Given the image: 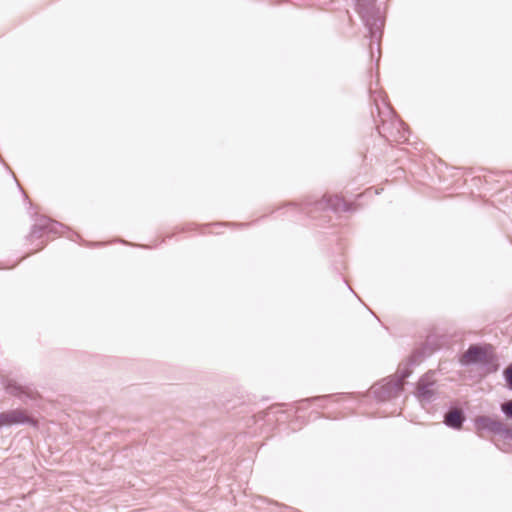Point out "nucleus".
<instances>
[{
	"label": "nucleus",
	"instance_id": "obj_1",
	"mask_svg": "<svg viewBox=\"0 0 512 512\" xmlns=\"http://www.w3.org/2000/svg\"><path fill=\"white\" fill-rule=\"evenodd\" d=\"M370 96L373 99L378 116L381 121V126H378V133L385 138L388 142L404 143L409 140V130L405 123L398 118L386 99L382 97L381 93L373 91L369 88Z\"/></svg>",
	"mask_w": 512,
	"mask_h": 512
},
{
	"label": "nucleus",
	"instance_id": "obj_2",
	"mask_svg": "<svg viewBox=\"0 0 512 512\" xmlns=\"http://www.w3.org/2000/svg\"><path fill=\"white\" fill-rule=\"evenodd\" d=\"M355 9L360 15L364 26L368 30L369 38L376 42L379 50V43L383 35L385 17L380 7L376 5V0H354Z\"/></svg>",
	"mask_w": 512,
	"mask_h": 512
},
{
	"label": "nucleus",
	"instance_id": "obj_3",
	"mask_svg": "<svg viewBox=\"0 0 512 512\" xmlns=\"http://www.w3.org/2000/svg\"><path fill=\"white\" fill-rule=\"evenodd\" d=\"M299 211L307 216H310L313 210H324L328 209L335 213L343 211V212H352L354 210L353 204L347 203L343 198L334 195V196H324L323 199L315 202L307 201L302 204L299 208Z\"/></svg>",
	"mask_w": 512,
	"mask_h": 512
},
{
	"label": "nucleus",
	"instance_id": "obj_4",
	"mask_svg": "<svg viewBox=\"0 0 512 512\" xmlns=\"http://www.w3.org/2000/svg\"><path fill=\"white\" fill-rule=\"evenodd\" d=\"M66 231L70 232L71 235L75 236L80 241H83L81 236L71 231L68 226L46 216H40L36 219L27 238H40L44 234H62Z\"/></svg>",
	"mask_w": 512,
	"mask_h": 512
},
{
	"label": "nucleus",
	"instance_id": "obj_5",
	"mask_svg": "<svg viewBox=\"0 0 512 512\" xmlns=\"http://www.w3.org/2000/svg\"><path fill=\"white\" fill-rule=\"evenodd\" d=\"M402 390L403 387L399 385V380H394L391 377L381 380L372 387L373 396L379 402L397 397Z\"/></svg>",
	"mask_w": 512,
	"mask_h": 512
},
{
	"label": "nucleus",
	"instance_id": "obj_6",
	"mask_svg": "<svg viewBox=\"0 0 512 512\" xmlns=\"http://www.w3.org/2000/svg\"><path fill=\"white\" fill-rule=\"evenodd\" d=\"M13 425H31L33 427H37L38 421L33 417L28 416L20 409L0 412V429Z\"/></svg>",
	"mask_w": 512,
	"mask_h": 512
},
{
	"label": "nucleus",
	"instance_id": "obj_7",
	"mask_svg": "<svg viewBox=\"0 0 512 512\" xmlns=\"http://www.w3.org/2000/svg\"><path fill=\"white\" fill-rule=\"evenodd\" d=\"M6 392L17 398L24 404L35 401L38 398V392L30 385H22L14 380H8L5 386Z\"/></svg>",
	"mask_w": 512,
	"mask_h": 512
},
{
	"label": "nucleus",
	"instance_id": "obj_8",
	"mask_svg": "<svg viewBox=\"0 0 512 512\" xmlns=\"http://www.w3.org/2000/svg\"><path fill=\"white\" fill-rule=\"evenodd\" d=\"M476 424L480 425L484 430L512 441V428L506 427L501 421L483 415L476 419Z\"/></svg>",
	"mask_w": 512,
	"mask_h": 512
},
{
	"label": "nucleus",
	"instance_id": "obj_9",
	"mask_svg": "<svg viewBox=\"0 0 512 512\" xmlns=\"http://www.w3.org/2000/svg\"><path fill=\"white\" fill-rule=\"evenodd\" d=\"M487 350H492V346L490 344L484 346L477 344L470 345L463 354L462 363L464 365L480 364L481 361L486 360Z\"/></svg>",
	"mask_w": 512,
	"mask_h": 512
},
{
	"label": "nucleus",
	"instance_id": "obj_10",
	"mask_svg": "<svg viewBox=\"0 0 512 512\" xmlns=\"http://www.w3.org/2000/svg\"><path fill=\"white\" fill-rule=\"evenodd\" d=\"M466 421V415L462 408L457 406H450L444 414L443 423L448 428L460 430Z\"/></svg>",
	"mask_w": 512,
	"mask_h": 512
},
{
	"label": "nucleus",
	"instance_id": "obj_11",
	"mask_svg": "<svg viewBox=\"0 0 512 512\" xmlns=\"http://www.w3.org/2000/svg\"><path fill=\"white\" fill-rule=\"evenodd\" d=\"M420 357H422V354L419 351H415L403 366H399L395 375L390 377L394 378V380H399V385L403 387V381L412 373L411 366L415 365Z\"/></svg>",
	"mask_w": 512,
	"mask_h": 512
},
{
	"label": "nucleus",
	"instance_id": "obj_12",
	"mask_svg": "<svg viewBox=\"0 0 512 512\" xmlns=\"http://www.w3.org/2000/svg\"><path fill=\"white\" fill-rule=\"evenodd\" d=\"M434 382H429L427 375L420 378L418 383L417 395L419 398L430 402L435 398V391L432 389Z\"/></svg>",
	"mask_w": 512,
	"mask_h": 512
},
{
	"label": "nucleus",
	"instance_id": "obj_13",
	"mask_svg": "<svg viewBox=\"0 0 512 512\" xmlns=\"http://www.w3.org/2000/svg\"><path fill=\"white\" fill-rule=\"evenodd\" d=\"M489 351L490 350H487L486 360L481 361L480 364H482V366L485 367L488 372L494 373L499 368L498 358L493 352L489 353Z\"/></svg>",
	"mask_w": 512,
	"mask_h": 512
},
{
	"label": "nucleus",
	"instance_id": "obj_14",
	"mask_svg": "<svg viewBox=\"0 0 512 512\" xmlns=\"http://www.w3.org/2000/svg\"><path fill=\"white\" fill-rule=\"evenodd\" d=\"M341 394H329V395H322V396H316L311 397L303 400L304 402H319L320 407L325 406V402L329 399H338Z\"/></svg>",
	"mask_w": 512,
	"mask_h": 512
},
{
	"label": "nucleus",
	"instance_id": "obj_15",
	"mask_svg": "<svg viewBox=\"0 0 512 512\" xmlns=\"http://www.w3.org/2000/svg\"><path fill=\"white\" fill-rule=\"evenodd\" d=\"M260 503H265L267 504L266 507H263V506H256V509L258 510H265L266 512H274V510L276 509H279L281 507H283L281 504H279L278 502H273V501H267L265 499H260L259 500Z\"/></svg>",
	"mask_w": 512,
	"mask_h": 512
},
{
	"label": "nucleus",
	"instance_id": "obj_16",
	"mask_svg": "<svg viewBox=\"0 0 512 512\" xmlns=\"http://www.w3.org/2000/svg\"><path fill=\"white\" fill-rule=\"evenodd\" d=\"M500 409L503 415L512 420V399L503 402Z\"/></svg>",
	"mask_w": 512,
	"mask_h": 512
},
{
	"label": "nucleus",
	"instance_id": "obj_17",
	"mask_svg": "<svg viewBox=\"0 0 512 512\" xmlns=\"http://www.w3.org/2000/svg\"><path fill=\"white\" fill-rule=\"evenodd\" d=\"M503 376L507 387L512 390V364L504 370Z\"/></svg>",
	"mask_w": 512,
	"mask_h": 512
},
{
	"label": "nucleus",
	"instance_id": "obj_18",
	"mask_svg": "<svg viewBox=\"0 0 512 512\" xmlns=\"http://www.w3.org/2000/svg\"><path fill=\"white\" fill-rule=\"evenodd\" d=\"M231 223H215L213 224V226L215 227H223V226H227V225H230Z\"/></svg>",
	"mask_w": 512,
	"mask_h": 512
},
{
	"label": "nucleus",
	"instance_id": "obj_19",
	"mask_svg": "<svg viewBox=\"0 0 512 512\" xmlns=\"http://www.w3.org/2000/svg\"><path fill=\"white\" fill-rule=\"evenodd\" d=\"M287 206L293 209L298 208V206L295 203H289Z\"/></svg>",
	"mask_w": 512,
	"mask_h": 512
},
{
	"label": "nucleus",
	"instance_id": "obj_20",
	"mask_svg": "<svg viewBox=\"0 0 512 512\" xmlns=\"http://www.w3.org/2000/svg\"><path fill=\"white\" fill-rule=\"evenodd\" d=\"M141 511H142V509H136L133 512H141Z\"/></svg>",
	"mask_w": 512,
	"mask_h": 512
},
{
	"label": "nucleus",
	"instance_id": "obj_21",
	"mask_svg": "<svg viewBox=\"0 0 512 512\" xmlns=\"http://www.w3.org/2000/svg\"><path fill=\"white\" fill-rule=\"evenodd\" d=\"M373 55H374V52H373V50L371 49V57H373Z\"/></svg>",
	"mask_w": 512,
	"mask_h": 512
},
{
	"label": "nucleus",
	"instance_id": "obj_22",
	"mask_svg": "<svg viewBox=\"0 0 512 512\" xmlns=\"http://www.w3.org/2000/svg\"><path fill=\"white\" fill-rule=\"evenodd\" d=\"M507 174L512 175V171L507 172Z\"/></svg>",
	"mask_w": 512,
	"mask_h": 512
}]
</instances>
